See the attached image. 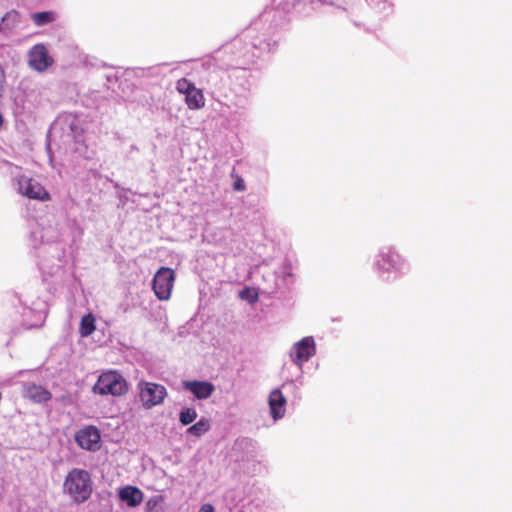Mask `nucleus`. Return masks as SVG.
Returning <instances> with one entry per match:
<instances>
[{
  "instance_id": "aec40b11",
  "label": "nucleus",
  "mask_w": 512,
  "mask_h": 512,
  "mask_svg": "<svg viewBox=\"0 0 512 512\" xmlns=\"http://www.w3.org/2000/svg\"><path fill=\"white\" fill-rule=\"evenodd\" d=\"M233 188L236 191H244L246 189L245 183L241 177H237L236 181L234 182Z\"/></svg>"
},
{
  "instance_id": "f8f14e48",
  "label": "nucleus",
  "mask_w": 512,
  "mask_h": 512,
  "mask_svg": "<svg viewBox=\"0 0 512 512\" xmlns=\"http://www.w3.org/2000/svg\"><path fill=\"white\" fill-rule=\"evenodd\" d=\"M24 396L34 403L48 402L52 398L49 390L33 383L25 386Z\"/></svg>"
},
{
  "instance_id": "9b49d317",
  "label": "nucleus",
  "mask_w": 512,
  "mask_h": 512,
  "mask_svg": "<svg viewBox=\"0 0 512 512\" xmlns=\"http://www.w3.org/2000/svg\"><path fill=\"white\" fill-rule=\"evenodd\" d=\"M270 412L274 420L282 418L285 414L286 398L279 389H274L269 395Z\"/></svg>"
},
{
  "instance_id": "6ab92c4d",
  "label": "nucleus",
  "mask_w": 512,
  "mask_h": 512,
  "mask_svg": "<svg viewBox=\"0 0 512 512\" xmlns=\"http://www.w3.org/2000/svg\"><path fill=\"white\" fill-rule=\"evenodd\" d=\"M19 21V13L17 11L7 12L2 18V24L6 22L16 23Z\"/></svg>"
},
{
  "instance_id": "4be33fe9",
  "label": "nucleus",
  "mask_w": 512,
  "mask_h": 512,
  "mask_svg": "<svg viewBox=\"0 0 512 512\" xmlns=\"http://www.w3.org/2000/svg\"><path fill=\"white\" fill-rule=\"evenodd\" d=\"M3 122H4V120H3V116H2V114L0 113V129H1V128H2V126H3Z\"/></svg>"
},
{
  "instance_id": "7ed1b4c3",
  "label": "nucleus",
  "mask_w": 512,
  "mask_h": 512,
  "mask_svg": "<svg viewBox=\"0 0 512 512\" xmlns=\"http://www.w3.org/2000/svg\"><path fill=\"white\" fill-rule=\"evenodd\" d=\"M175 272L171 268L161 267L153 278L152 288L156 297L161 300H168L174 286Z\"/></svg>"
},
{
  "instance_id": "2eb2a0df",
  "label": "nucleus",
  "mask_w": 512,
  "mask_h": 512,
  "mask_svg": "<svg viewBox=\"0 0 512 512\" xmlns=\"http://www.w3.org/2000/svg\"><path fill=\"white\" fill-rule=\"evenodd\" d=\"M96 329L95 325V317L93 314L89 313L84 315L80 322L79 333L82 337H87L91 335Z\"/></svg>"
},
{
  "instance_id": "39448f33",
  "label": "nucleus",
  "mask_w": 512,
  "mask_h": 512,
  "mask_svg": "<svg viewBox=\"0 0 512 512\" xmlns=\"http://www.w3.org/2000/svg\"><path fill=\"white\" fill-rule=\"evenodd\" d=\"M176 90L185 96V103L190 110H199L205 106L203 91L187 78L177 80Z\"/></svg>"
},
{
  "instance_id": "6e6552de",
  "label": "nucleus",
  "mask_w": 512,
  "mask_h": 512,
  "mask_svg": "<svg viewBox=\"0 0 512 512\" xmlns=\"http://www.w3.org/2000/svg\"><path fill=\"white\" fill-rule=\"evenodd\" d=\"M293 349L294 352L291 353L292 360L298 366H301L315 354L314 340L312 337H304L294 345Z\"/></svg>"
},
{
  "instance_id": "412c9836",
  "label": "nucleus",
  "mask_w": 512,
  "mask_h": 512,
  "mask_svg": "<svg viewBox=\"0 0 512 512\" xmlns=\"http://www.w3.org/2000/svg\"><path fill=\"white\" fill-rule=\"evenodd\" d=\"M199 512H214V508L211 504H204L201 506Z\"/></svg>"
},
{
  "instance_id": "4468645a",
  "label": "nucleus",
  "mask_w": 512,
  "mask_h": 512,
  "mask_svg": "<svg viewBox=\"0 0 512 512\" xmlns=\"http://www.w3.org/2000/svg\"><path fill=\"white\" fill-rule=\"evenodd\" d=\"M400 262V256L394 251H388L381 255V259L377 262V267L380 271L389 272L397 269Z\"/></svg>"
},
{
  "instance_id": "ddd939ff",
  "label": "nucleus",
  "mask_w": 512,
  "mask_h": 512,
  "mask_svg": "<svg viewBox=\"0 0 512 512\" xmlns=\"http://www.w3.org/2000/svg\"><path fill=\"white\" fill-rule=\"evenodd\" d=\"M119 497L121 500L126 501L128 506L135 507L139 505L142 500V492L140 489L133 486H126L119 491Z\"/></svg>"
},
{
  "instance_id": "dca6fc26",
  "label": "nucleus",
  "mask_w": 512,
  "mask_h": 512,
  "mask_svg": "<svg viewBox=\"0 0 512 512\" xmlns=\"http://www.w3.org/2000/svg\"><path fill=\"white\" fill-rule=\"evenodd\" d=\"M210 429V421L206 418H201L198 422L193 424L187 429V433L196 437H200Z\"/></svg>"
},
{
  "instance_id": "a211bd4d",
  "label": "nucleus",
  "mask_w": 512,
  "mask_h": 512,
  "mask_svg": "<svg viewBox=\"0 0 512 512\" xmlns=\"http://www.w3.org/2000/svg\"><path fill=\"white\" fill-rule=\"evenodd\" d=\"M197 418V412L194 408H184L179 414V421L182 425H189Z\"/></svg>"
},
{
  "instance_id": "1a4fd4ad",
  "label": "nucleus",
  "mask_w": 512,
  "mask_h": 512,
  "mask_svg": "<svg viewBox=\"0 0 512 512\" xmlns=\"http://www.w3.org/2000/svg\"><path fill=\"white\" fill-rule=\"evenodd\" d=\"M75 440L83 449L96 450L99 447L100 433L96 427L88 426L76 433Z\"/></svg>"
},
{
  "instance_id": "9d476101",
  "label": "nucleus",
  "mask_w": 512,
  "mask_h": 512,
  "mask_svg": "<svg viewBox=\"0 0 512 512\" xmlns=\"http://www.w3.org/2000/svg\"><path fill=\"white\" fill-rule=\"evenodd\" d=\"M183 387L199 400L209 398L215 391L214 385L208 381L186 380Z\"/></svg>"
},
{
  "instance_id": "20e7f679",
  "label": "nucleus",
  "mask_w": 512,
  "mask_h": 512,
  "mask_svg": "<svg viewBox=\"0 0 512 512\" xmlns=\"http://www.w3.org/2000/svg\"><path fill=\"white\" fill-rule=\"evenodd\" d=\"M138 389L140 400L148 409L161 404L167 396L166 388L153 382H139Z\"/></svg>"
},
{
  "instance_id": "f03ea898",
  "label": "nucleus",
  "mask_w": 512,
  "mask_h": 512,
  "mask_svg": "<svg viewBox=\"0 0 512 512\" xmlns=\"http://www.w3.org/2000/svg\"><path fill=\"white\" fill-rule=\"evenodd\" d=\"M95 394L115 397L122 396L128 392V383L126 379L116 370H108L102 372L97 382L92 387Z\"/></svg>"
},
{
  "instance_id": "f257e3e1",
  "label": "nucleus",
  "mask_w": 512,
  "mask_h": 512,
  "mask_svg": "<svg viewBox=\"0 0 512 512\" xmlns=\"http://www.w3.org/2000/svg\"><path fill=\"white\" fill-rule=\"evenodd\" d=\"M64 492L75 502H85L92 493L90 474L83 469H72L64 481Z\"/></svg>"
},
{
  "instance_id": "f3484780",
  "label": "nucleus",
  "mask_w": 512,
  "mask_h": 512,
  "mask_svg": "<svg viewBox=\"0 0 512 512\" xmlns=\"http://www.w3.org/2000/svg\"><path fill=\"white\" fill-rule=\"evenodd\" d=\"M31 19L36 26H43L53 22L55 20V14L50 11L37 12L31 15Z\"/></svg>"
},
{
  "instance_id": "423d86ee",
  "label": "nucleus",
  "mask_w": 512,
  "mask_h": 512,
  "mask_svg": "<svg viewBox=\"0 0 512 512\" xmlns=\"http://www.w3.org/2000/svg\"><path fill=\"white\" fill-rule=\"evenodd\" d=\"M17 184L18 192L29 199L42 202L49 201L51 199L50 193L45 189V187L31 177H27L25 175L19 176Z\"/></svg>"
},
{
  "instance_id": "0eeeda50",
  "label": "nucleus",
  "mask_w": 512,
  "mask_h": 512,
  "mask_svg": "<svg viewBox=\"0 0 512 512\" xmlns=\"http://www.w3.org/2000/svg\"><path fill=\"white\" fill-rule=\"evenodd\" d=\"M53 62V58L49 56L48 50L43 44H36L29 51L28 64L38 72H44Z\"/></svg>"
}]
</instances>
